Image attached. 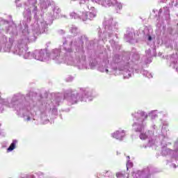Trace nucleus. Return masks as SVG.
Masks as SVG:
<instances>
[{
	"mask_svg": "<svg viewBox=\"0 0 178 178\" xmlns=\"http://www.w3.org/2000/svg\"><path fill=\"white\" fill-rule=\"evenodd\" d=\"M113 138H116L117 140H122L123 137H124V130H120L116 131L113 134Z\"/></svg>",
	"mask_w": 178,
	"mask_h": 178,
	"instance_id": "nucleus-1",
	"label": "nucleus"
},
{
	"mask_svg": "<svg viewBox=\"0 0 178 178\" xmlns=\"http://www.w3.org/2000/svg\"><path fill=\"white\" fill-rule=\"evenodd\" d=\"M16 144H17V141L13 140V143L9 146V147L8 148L7 151L8 152H10V151H13V149H15V148H16Z\"/></svg>",
	"mask_w": 178,
	"mask_h": 178,
	"instance_id": "nucleus-2",
	"label": "nucleus"
},
{
	"mask_svg": "<svg viewBox=\"0 0 178 178\" xmlns=\"http://www.w3.org/2000/svg\"><path fill=\"white\" fill-rule=\"evenodd\" d=\"M95 16H97V15L94 13H89L87 15V17H88V19H89V20H92L94 19V17H95Z\"/></svg>",
	"mask_w": 178,
	"mask_h": 178,
	"instance_id": "nucleus-3",
	"label": "nucleus"
},
{
	"mask_svg": "<svg viewBox=\"0 0 178 178\" xmlns=\"http://www.w3.org/2000/svg\"><path fill=\"white\" fill-rule=\"evenodd\" d=\"M124 176H125L124 172H119L116 173V177L118 178L124 177Z\"/></svg>",
	"mask_w": 178,
	"mask_h": 178,
	"instance_id": "nucleus-4",
	"label": "nucleus"
},
{
	"mask_svg": "<svg viewBox=\"0 0 178 178\" xmlns=\"http://www.w3.org/2000/svg\"><path fill=\"white\" fill-rule=\"evenodd\" d=\"M147 134L142 133L140 135V140H147Z\"/></svg>",
	"mask_w": 178,
	"mask_h": 178,
	"instance_id": "nucleus-5",
	"label": "nucleus"
},
{
	"mask_svg": "<svg viewBox=\"0 0 178 178\" xmlns=\"http://www.w3.org/2000/svg\"><path fill=\"white\" fill-rule=\"evenodd\" d=\"M149 41H151V40H152V38L151 36H149Z\"/></svg>",
	"mask_w": 178,
	"mask_h": 178,
	"instance_id": "nucleus-6",
	"label": "nucleus"
},
{
	"mask_svg": "<svg viewBox=\"0 0 178 178\" xmlns=\"http://www.w3.org/2000/svg\"><path fill=\"white\" fill-rule=\"evenodd\" d=\"M106 73H108V72H109V70H106Z\"/></svg>",
	"mask_w": 178,
	"mask_h": 178,
	"instance_id": "nucleus-7",
	"label": "nucleus"
},
{
	"mask_svg": "<svg viewBox=\"0 0 178 178\" xmlns=\"http://www.w3.org/2000/svg\"><path fill=\"white\" fill-rule=\"evenodd\" d=\"M127 170L129 169V167L127 166Z\"/></svg>",
	"mask_w": 178,
	"mask_h": 178,
	"instance_id": "nucleus-8",
	"label": "nucleus"
}]
</instances>
